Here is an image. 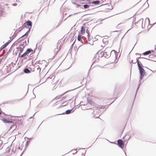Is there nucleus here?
Returning a JSON list of instances; mask_svg holds the SVG:
<instances>
[{
  "label": "nucleus",
  "instance_id": "1",
  "mask_svg": "<svg viewBox=\"0 0 156 156\" xmlns=\"http://www.w3.org/2000/svg\"><path fill=\"white\" fill-rule=\"evenodd\" d=\"M113 53H115V57L116 59L117 56L116 53V51L114 50L111 51V50L109 48H106L104 52H101V56L103 55V56L106 58H108Z\"/></svg>",
  "mask_w": 156,
  "mask_h": 156
},
{
  "label": "nucleus",
  "instance_id": "2",
  "mask_svg": "<svg viewBox=\"0 0 156 156\" xmlns=\"http://www.w3.org/2000/svg\"><path fill=\"white\" fill-rule=\"evenodd\" d=\"M144 55H149V60L154 61H156V48L154 49V50L148 51H146L142 54Z\"/></svg>",
  "mask_w": 156,
  "mask_h": 156
},
{
  "label": "nucleus",
  "instance_id": "3",
  "mask_svg": "<svg viewBox=\"0 0 156 156\" xmlns=\"http://www.w3.org/2000/svg\"><path fill=\"white\" fill-rule=\"evenodd\" d=\"M63 95L57 96L55 98H54L52 101V103L53 106H55L60 104V105L63 104V103L62 104V101L65 99L66 97H63Z\"/></svg>",
  "mask_w": 156,
  "mask_h": 156
},
{
  "label": "nucleus",
  "instance_id": "4",
  "mask_svg": "<svg viewBox=\"0 0 156 156\" xmlns=\"http://www.w3.org/2000/svg\"><path fill=\"white\" fill-rule=\"evenodd\" d=\"M88 102L92 106H94L95 103L94 101V99L92 97L88 98L87 99Z\"/></svg>",
  "mask_w": 156,
  "mask_h": 156
},
{
  "label": "nucleus",
  "instance_id": "5",
  "mask_svg": "<svg viewBox=\"0 0 156 156\" xmlns=\"http://www.w3.org/2000/svg\"><path fill=\"white\" fill-rule=\"evenodd\" d=\"M117 143L118 146L122 148L124 147V143L122 140H118L117 141Z\"/></svg>",
  "mask_w": 156,
  "mask_h": 156
},
{
  "label": "nucleus",
  "instance_id": "6",
  "mask_svg": "<svg viewBox=\"0 0 156 156\" xmlns=\"http://www.w3.org/2000/svg\"><path fill=\"white\" fill-rule=\"evenodd\" d=\"M33 51V50L30 48H28L27 49L26 52L24 53L21 55V57H23L26 56L27 55L29 54L30 53L31 51Z\"/></svg>",
  "mask_w": 156,
  "mask_h": 156
},
{
  "label": "nucleus",
  "instance_id": "7",
  "mask_svg": "<svg viewBox=\"0 0 156 156\" xmlns=\"http://www.w3.org/2000/svg\"><path fill=\"white\" fill-rule=\"evenodd\" d=\"M33 51V50L30 48H28L27 49L26 52L24 53L21 55V57H23L26 56L27 55L29 54L30 53L31 51Z\"/></svg>",
  "mask_w": 156,
  "mask_h": 156
},
{
  "label": "nucleus",
  "instance_id": "8",
  "mask_svg": "<svg viewBox=\"0 0 156 156\" xmlns=\"http://www.w3.org/2000/svg\"><path fill=\"white\" fill-rule=\"evenodd\" d=\"M33 51V50L30 48H28L27 49L26 52L24 53L21 55V57H23L26 56L27 55L29 54L30 53L31 51Z\"/></svg>",
  "mask_w": 156,
  "mask_h": 156
},
{
  "label": "nucleus",
  "instance_id": "9",
  "mask_svg": "<svg viewBox=\"0 0 156 156\" xmlns=\"http://www.w3.org/2000/svg\"><path fill=\"white\" fill-rule=\"evenodd\" d=\"M139 70L140 74V79H141L145 74V70L143 68H141Z\"/></svg>",
  "mask_w": 156,
  "mask_h": 156
},
{
  "label": "nucleus",
  "instance_id": "10",
  "mask_svg": "<svg viewBox=\"0 0 156 156\" xmlns=\"http://www.w3.org/2000/svg\"><path fill=\"white\" fill-rule=\"evenodd\" d=\"M26 25L28 26H30L31 28L32 27V23L31 21H27L25 22L23 25V26H26Z\"/></svg>",
  "mask_w": 156,
  "mask_h": 156
},
{
  "label": "nucleus",
  "instance_id": "11",
  "mask_svg": "<svg viewBox=\"0 0 156 156\" xmlns=\"http://www.w3.org/2000/svg\"><path fill=\"white\" fill-rule=\"evenodd\" d=\"M1 120L5 123H12L13 122L12 121L9 120L5 119H2Z\"/></svg>",
  "mask_w": 156,
  "mask_h": 156
},
{
  "label": "nucleus",
  "instance_id": "12",
  "mask_svg": "<svg viewBox=\"0 0 156 156\" xmlns=\"http://www.w3.org/2000/svg\"><path fill=\"white\" fill-rule=\"evenodd\" d=\"M86 28L84 27H82L81 29V34H83L85 33Z\"/></svg>",
  "mask_w": 156,
  "mask_h": 156
},
{
  "label": "nucleus",
  "instance_id": "13",
  "mask_svg": "<svg viewBox=\"0 0 156 156\" xmlns=\"http://www.w3.org/2000/svg\"><path fill=\"white\" fill-rule=\"evenodd\" d=\"M30 30V29L29 30L23 35L22 36V37H25V38H27L28 35V33Z\"/></svg>",
  "mask_w": 156,
  "mask_h": 156
},
{
  "label": "nucleus",
  "instance_id": "14",
  "mask_svg": "<svg viewBox=\"0 0 156 156\" xmlns=\"http://www.w3.org/2000/svg\"><path fill=\"white\" fill-rule=\"evenodd\" d=\"M24 72L26 73H30V71L27 69H24Z\"/></svg>",
  "mask_w": 156,
  "mask_h": 156
},
{
  "label": "nucleus",
  "instance_id": "15",
  "mask_svg": "<svg viewBox=\"0 0 156 156\" xmlns=\"http://www.w3.org/2000/svg\"><path fill=\"white\" fill-rule=\"evenodd\" d=\"M137 64L139 69H141V68H142L140 64L139 63V60L138 59H137Z\"/></svg>",
  "mask_w": 156,
  "mask_h": 156
},
{
  "label": "nucleus",
  "instance_id": "16",
  "mask_svg": "<svg viewBox=\"0 0 156 156\" xmlns=\"http://www.w3.org/2000/svg\"><path fill=\"white\" fill-rule=\"evenodd\" d=\"M77 40L79 41H82L81 36L80 35H78L77 37Z\"/></svg>",
  "mask_w": 156,
  "mask_h": 156
},
{
  "label": "nucleus",
  "instance_id": "17",
  "mask_svg": "<svg viewBox=\"0 0 156 156\" xmlns=\"http://www.w3.org/2000/svg\"><path fill=\"white\" fill-rule=\"evenodd\" d=\"M36 67L37 68V70L39 71V72H41V68L39 66H37Z\"/></svg>",
  "mask_w": 156,
  "mask_h": 156
},
{
  "label": "nucleus",
  "instance_id": "18",
  "mask_svg": "<svg viewBox=\"0 0 156 156\" xmlns=\"http://www.w3.org/2000/svg\"><path fill=\"white\" fill-rule=\"evenodd\" d=\"M71 110H69L66 111V114H69L71 112Z\"/></svg>",
  "mask_w": 156,
  "mask_h": 156
},
{
  "label": "nucleus",
  "instance_id": "19",
  "mask_svg": "<svg viewBox=\"0 0 156 156\" xmlns=\"http://www.w3.org/2000/svg\"><path fill=\"white\" fill-rule=\"evenodd\" d=\"M100 2L99 1H94L93 3L94 4H98Z\"/></svg>",
  "mask_w": 156,
  "mask_h": 156
},
{
  "label": "nucleus",
  "instance_id": "20",
  "mask_svg": "<svg viewBox=\"0 0 156 156\" xmlns=\"http://www.w3.org/2000/svg\"><path fill=\"white\" fill-rule=\"evenodd\" d=\"M89 7V5H84V7L85 9L88 8Z\"/></svg>",
  "mask_w": 156,
  "mask_h": 156
},
{
  "label": "nucleus",
  "instance_id": "21",
  "mask_svg": "<svg viewBox=\"0 0 156 156\" xmlns=\"http://www.w3.org/2000/svg\"><path fill=\"white\" fill-rule=\"evenodd\" d=\"M10 43V41H8L7 42H6V43H5V45L7 46L8 44Z\"/></svg>",
  "mask_w": 156,
  "mask_h": 156
},
{
  "label": "nucleus",
  "instance_id": "22",
  "mask_svg": "<svg viewBox=\"0 0 156 156\" xmlns=\"http://www.w3.org/2000/svg\"><path fill=\"white\" fill-rule=\"evenodd\" d=\"M5 48V46H4V45H3L2 47H1V50H2V49H4V48Z\"/></svg>",
  "mask_w": 156,
  "mask_h": 156
},
{
  "label": "nucleus",
  "instance_id": "23",
  "mask_svg": "<svg viewBox=\"0 0 156 156\" xmlns=\"http://www.w3.org/2000/svg\"><path fill=\"white\" fill-rule=\"evenodd\" d=\"M74 152L75 153H76L77 152V151L76 150H74Z\"/></svg>",
  "mask_w": 156,
  "mask_h": 156
},
{
  "label": "nucleus",
  "instance_id": "24",
  "mask_svg": "<svg viewBox=\"0 0 156 156\" xmlns=\"http://www.w3.org/2000/svg\"><path fill=\"white\" fill-rule=\"evenodd\" d=\"M59 51V50H58L57 51V52L55 54V55H56L57 54V53Z\"/></svg>",
  "mask_w": 156,
  "mask_h": 156
},
{
  "label": "nucleus",
  "instance_id": "25",
  "mask_svg": "<svg viewBox=\"0 0 156 156\" xmlns=\"http://www.w3.org/2000/svg\"><path fill=\"white\" fill-rule=\"evenodd\" d=\"M4 46H5V47H6V46L5 44H4Z\"/></svg>",
  "mask_w": 156,
  "mask_h": 156
},
{
  "label": "nucleus",
  "instance_id": "26",
  "mask_svg": "<svg viewBox=\"0 0 156 156\" xmlns=\"http://www.w3.org/2000/svg\"><path fill=\"white\" fill-rule=\"evenodd\" d=\"M116 62L117 61H114V62Z\"/></svg>",
  "mask_w": 156,
  "mask_h": 156
},
{
  "label": "nucleus",
  "instance_id": "27",
  "mask_svg": "<svg viewBox=\"0 0 156 156\" xmlns=\"http://www.w3.org/2000/svg\"><path fill=\"white\" fill-rule=\"evenodd\" d=\"M1 112H0V115H1Z\"/></svg>",
  "mask_w": 156,
  "mask_h": 156
}]
</instances>
